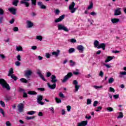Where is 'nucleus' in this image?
Returning a JSON list of instances; mask_svg holds the SVG:
<instances>
[{
    "label": "nucleus",
    "instance_id": "f257e3e1",
    "mask_svg": "<svg viewBox=\"0 0 126 126\" xmlns=\"http://www.w3.org/2000/svg\"><path fill=\"white\" fill-rule=\"evenodd\" d=\"M0 85L2 86V88H5L6 90H10V87L7 84L6 81L3 78H0Z\"/></svg>",
    "mask_w": 126,
    "mask_h": 126
},
{
    "label": "nucleus",
    "instance_id": "f03ea898",
    "mask_svg": "<svg viewBox=\"0 0 126 126\" xmlns=\"http://www.w3.org/2000/svg\"><path fill=\"white\" fill-rule=\"evenodd\" d=\"M73 75V74H72V73L71 72H70L69 73H68L67 74V75H66L65 76H64L63 79L62 80V82L63 83H65L67 81V80H68V79H69V78H70Z\"/></svg>",
    "mask_w": 126,
    "mask_h": 126
},
{
    "label": "nucleus",
    "instance_id": "7ed1b4c3",
    "mask_svg": "<svg viewBox=\"0 0 126 126\" xmlns=\"http://www.w3.org/2000/svg\"><path fill=\"white\" fill-rule=\"evenodd\" d=\"M58 30H63L65 32H68V29L66 27L64 26L62 24H59L58 26Z\"/></svg>",
    "mask_w": 126,
    "mask_h": 126
},
{
    "label": "nucleus",
    "instance_id": "20e7f679",
    "mask_svg": "<svg viewBox=\"0 0 126 126\" xmlns=\"http://www.w3.org/2000/svg\"><path fill=\"white\" fill-rule=\"evenodd\" d=\"M42 100H43V95H37V102L38 104L39 105H41V106H43L45 103L42 101Z\"/></svg>",
    "mask_w": 126,
    "mask_h": 126
},
{
    "label": "nucleus",
    "instance_id": "39448f33",
    "mask_svg": "<svg viewBox=\"0 0 126 126\" xmlns=\"http://www.w3.org/2000/svg\"><path fill=\"white\" fill-rule=\"evenodd\" d=\"M32 71H31V70H28L25 73V76L28 79L30 78V76L32 75Z\"/></svg>",
    "mask_w": 126,
    "mask_h": 126
},
{
    "label": "nucleus",
    "instance_id": "423d86ee",
    "mask_svg": "<svg viewBox=\"0 0 126 126\" xmlns=\"http://www.w3.org/2000/svg\"><path fill=\"white\" fill-rule=\"evenodd\" d=\"M37 74H38V75L39 76V77L42 79V80H43L44 81H46V79H45V77H44V75H42L41 70H40V69H38L37 70V72H36Z\"/></svg>",
    "mask_w": 126,
    "mask_h": 126
},
{
    "label": "nucleus",
    "instance_id": "0eeeda50",
    "mask_svg": "<svg viewBox=\"0 0 126 126\" xmlns=\"http://www.w3.org/2000/svg\"><path fill=\"white\" fill-rule=\"evenodd\" d=\"M18 111L20 113L23 112V109H24V104L23 103H20L18 105Z\"/></svg>",
    "mask_w": 126,
    "mask_h": 126
},
{
    "label": "nucleus",
    "instance_id": "6e6552de",
    "mask_svg": "<svg viewBox=\"0 0 126 126\" xmlns=\"http://www.w3.org/2000/svg\"><path fill=\"white\" fill-rule=\"evenodd\" d=\"M64 17H65V15H61L59 17V18L55 20V23H58V22H61V21H63V19H64Z\"/></svg>",
    "mask_w": 126,
    "mask_h": 126
},
{
    "label": "nucleus",
    "instance_id": "1a4fd4ad",
    "mask_svg": "<svg viewBox=\"0 0 126 126\" xmlns=\"http://www.w3.org/2000/svg\"><path fill=\"white\" fill-rule=\"evenodd\" d=\"M97 49H102L103 51H105L106 50V44L104 43H101L97 47Z\"/></svg>",
    "mask_w": 126,
    "mask_h": 126
},
{
    "label": "nucleus",
    "instance_id": "9d476101",
    "mask_svg": "<svg viewBox=\"0 0 126 126\" xmlns=\"http://www.w3.org/2000/svg\"><path fill=\"white\" fill-rule=\"evenodd\" d=\"M58 82V80L57 79V77L55 75H52L51 76V82L52 83H56V82Z\"/></svg>",
    "mask_w": 126,
    "mask_h": 126
},
{
    "label": "nucleus",
    "instance_id": "9b49d317",
    "mask_svg": "<svg viewBox=\"0 0 126 126\" xmlns=\"http://www.w3.org/2000/svg\"><path fill=\"white\" fill-rule=\"evenodd\" d=\"M47 85L50 89H56V87H57V84L56 83H54L53 85H51L50 83H47Z\"/></svg>",
    "mask_w": 126,
    "mask_h": 126
},
{
    "label": "nucleus",
    "instance_id": "f8f14e48",
    "mask_svg": "<svg viewBox=\"0 0 126 126\" xmlns=\"http://www.w3.org/2000/svg\"><path fill=\"white\" fill-rule=\"evenodd\" d=\"M77 49L80 52V53H83V52H84V47L81 45H78L77 47Z\"/></svg>",
    "mask_w": 126,
    "mask_h": 126
},
{
    "label": "nucleus",
    "instance_id": "ddd939ff",
    "mask_svg": "<svg viewBox=\"0 0 126 126\" xmlns=\"http://www.w3.org/2000/svg\"><path fill=\"white\" fill-rule=\"evenodd\" d=\"M8 10L11 13H12V14H13L14 15L16 14V9L11 7L9 8Z\"/></svg>",
    "mask_w": 126,
    "mask_h": 126
},
{
    "label": "nucleus",
    "instance_id": "4468645a",
    "mask_svg": "<svg viewBox=\"0 0 126 126\" xmlns=\"http://www.w3.org/2000/svg\"><path fill=\"white\" fill-rule=\"evenodd\" d=\"M122 14V12L121 11V8H118L117 9L115 10L114 12V15L118 16L121 15Z\"/></svg>",
    "mask_w": 126,
    "mask_h": 126
},
{
    "label": "nucleus",
    "instance_id": "2eb2a0df",
    "mask_svg": "<svg viewBox=\"0 0 126 126\" xmlns=\"http://www.w3.org/2000/svg\"><path fill=\"white\" fill-rule=\"evenodd\" d=\"M27 24L28 25V28H32V27L34 26V24L30 21H27Z\"/></svg>",
    "mask_w": 126,
    "mask_h": 126
},
{
    "label": "nucleus",
    "instance_id": "dca6fc26",
    "mask_svg": "<svg viewBox=\"0 0 126 126\" xmlns=\"http://www.w3.org/2000/svg\"><path fill=\"white\" fill-rule=\"evenodd\" d=\"M87 124H88V122L87 121H82L81 123L78 124L79 126H87Z\"/></svg>",
    "mask_w": 126,
    "mask_h": 126
},
{
    "label": "nucleus",
    "instance_id": "f3484780",
    "mask_svg": "<svg viewBox=\"0 0 126 126\" xmlns=\"http://www.w3.org/2000/svg\"><path fill=\"white\" fill-rule=\"evenodd\" d=\"M111 22L113 24H116L117 23H119V22H120V19H118V18L111 19Z\"/></svg>",
    "mask_w": 126,
    "mask_h": 126
},
{
    "label": "nucleus",
    "instance_id": "a211bd4d",
    "mask_svg": "<svg viewBox=\"0 0 126 126\" xmlns=\"http://www.w3.org/2000/svg\"><path fill=\"white\" fill-rule=\"evenodd\" d=\"M21 4H25V5L27 7H29L30 4L29 2H27V1H20Z\"/></svg>",
    "mask_w": 126,
    "mask_h": 126
},
{
    "label": "nucleus",
    "instance_id": "6ab92c4d",
    "mask_svg": "<svg viewBox=\"0 0 126 126\" xmlns=\"http://www.w3.org/2000/svg\"><path fill=\"white\" fill-rule=\"evenodd\" d=\"M61 51L58 50L57 52H53L52 53L53 56H55L56 57H58L59 55H60Z\"/></svg>",
    "mask_w": 126,
    "mask_h": 126
},
{
    "label": "nucleus",
    "instance_id": "aec40b11",
    "mask_svg": "<svg viewBox=\"0 0 126 126\" xmlns=\"http://www.w3.org/2000/svg\"><path fill=\"white\" fill-rule=\"evenodd\" d=\"M13 68H10L9 70V72L8 74V76H11V75H12L13 74Z\"/></svg>",
    "mask_w": 126,
    "mask_h": 126
},
{
    "label": "nucleus",
    "instance_id": "412c9836",
    "mask_svg": "<svg viewBox=\"0 0 126 126\" xmlns=\"http://www.w3.org/2000/svg\"><path fill=\"white\" fill-rule=\"evenodd\" d=\"M114 58L112 56H108L106 60H105V63H109V62H110V61H112Z\"/></svg>",
    "mask_w": 126,
    "mask_h": 126
},
{
    "label": "nucleus",
    "instance_id": "4be33fe9",
    "mask_svg": "<svg viewBox=\"0 0 126 126\" xmlns=\"http://www.w3.org/2000/svg\"><path fill=\"white\" fill-rule=\"evenodd\" d=\"M94 44L95 48H98V47H99V41L95 40L94 42Z\"/></svg>",
    "mask_w": 126,
    "mask_h": 126
},
{
    "label": "nucleus",
    "instance_id": "5701e85b",
    "mask_svg": "<svg viewBox=\"0 0 126 126\" xmlns=\"http://www.w3.org/2000/svg\"><path fill=\"white\" fill-rule=\"evenodd\" d=\"M18 2H19V0H13L12 2V4L13 5H14V6H17V4H18Z\"/></svg>",
    "mask_w": 126,
    "mask_h": 126
},
{
    "label": "nucleus",
    "instance_id": "b1692460",
    "mask_svg": "<svg viewBox=\"0 0 126 126\" xmlns=\"http://www.w3.org/2000/svg\"><path fill=\"white\" fill-rule=\"evenodd\" d=\"M74 6H75V3L73 1L72 2L71 4L69 6V9L74 8Z\"/></svg>",
    "mask_w": 126,
    "mask_h": 126
},
{
    "label": "nucleus",
    "instance_id": "393cba45",
    "mask_svg": "<svg viewBox=\"0 0 126 126\" xmlns=\"http://www.w3.org/2000/svg\"><path fill=\"white\" fill-rule=\"evenodd\" d=\"M11 78H12V79H13L14 80V81H16V80H17V79H18V78L17 76H15V75L14 74H12V75L10 76Z\"/></svg>",
    "mask_w": 126,
    "mask_h": 126
},
{
    "label": "nucleus",
    "instance_id": "a878e982",
    "mask_svg": "<svg viewBox=\"0 0 126 126\" xmlns=\"http://www.w3.org/2000/svg\"><path fill=\"white\" fill-rule=\"evenodd\" d=\"M28 94L30 95H37V92L35 91H29L28 92Z\"/></svg>",
    "mask_w": 126,
    "mask_h": 126
},
{
    "label": "nucleus",
    "instance_id": "bb28decb",
    "mask_svg": "<svg viewBox=\"0 0 126 126\" xmlns=\"http://www.w3.org/2000/svg\"><path fill=\"white\" fill-rule=\"evenodd\" d=\"M20 81L22 82V83H28V80L24 78H22L20 79Z\"/></svg>",
    "mask_w": 126,
    "mask_h": 126
},
{
    "label": "nucleus",
    "instance_id": "cd10ccee",
    "mask_svg": "<svg viewBox=\"0 0 126 126\" xmlns=\"http://www.w3.org/2000/svg\"><path fill=\"white\" fill-rule=\"evenodd\" d=\"M75 52V49L73 48H71L68 50L69 54H72V53H74Z\"/></svg>",
    "mask_w": 126,
    "mask_h": 126
},
{
    "label": "nucleus",
    "instance_id": "c85d7f7f",
    "mask_svg": "<svg viewBox=\"0 0 126 126\" xmlns=\"http://www.w3.org/2000/svg\"><path fill=\"white\" fill-rule=\"evenodd\" d=\"M37 40H39V41H42L43 40V36L41 35H37L36 36Z\"/></svg>",
    "mask_w": 126,
    "mask_h": 126
},
{
    "label": "nucleus",
    "instance_id": "c756f323",
    "mask_svg": "<svg viewBox=\"0 0 126 126\" xmlns=\"http://www.w3.org/2000/svg\"><path fill=\"white\" fill-rule=\"evenodd\" d=\"M118 119H122V118H124V114L123 112H120L119 115L118 116Z\"/></svg>",
    "mask_w": 126,
    "mask_h": 126
},
{
    "label": "nucleus",
    "instance_id": "7c9ffc66",
    "mask_svg": "<svg viewBox=\"0 0 126 126\" xmlns=\"http://www.w3.org/2000/svg\"><path fill=\"white\" fill-rule=\"evenodd\" d=\"M55 100L56 101V102L58 104H60V103H62V100H61V99H60L58 97L55 98Z\"/></svg>",
    "mask_w": 126,
    "mask_h": 126
},
{
    "label": "nucleus",
    "instance_id": "2f4dec72",
    "mask_svg": "<svg viewBox=\"0 0 126 126\" xmlns=\"http://www.w3.org/2000/svg\"><path fill=\"white\" fill-rule=\"evenodd\" d=\"M0 104L3 108H5V103H4V102L2 101V100H0Z\"/></svg>",
    "mask_w": 126,
    "mask_h": 126
},
{
    "label": "nucleus",
    "instance_id": "473e14b6",
    "mask_svg": "<svg viewBox=\"0 0 126 126\" xmlns=\"http://www.w3.org/2000/svg\"><path fill=\"white\" fill-rule=\"evenodd\" d=\"M113 82H114V78L111 77L110 78L109 80H108V83L110 84H112V83H113Z\"/></svg>",
    "mask_w": 126,
    "mask_h": 126
},
{
    "label": "nucleus",
    "instance_id": "72a5a7b5",
    "mask_svg": "<svg viewBox=\"0 0 126 126\" xmlns=\"http://www.w3.org/2000/svg\"><path fill=\"white\" fill-rule=\"evenodd\" d=\"M35 118H36V116H32V117L28 116L27 117L26 119L28 120H33V119H35Z\"/></svg>",
    "mask_w": 126,
    "mask_h": 126
},
{
    "label": "nucleus",
    "instance_id": "f704fd0d",
    "mask_svg": "<svg viewBox=\"0 0 126 126\" xmlns=\"http://www.w3.org/2000/svg\"><path fill=\"white\" fill-rule=\"evenodd\" d=\"M80 87V86L79 85H75V92H77L78 91V89H79V88Z\"/></svg>",
    "mask_w": 126,
    "mask_h": 126
},
{
    "label": "nucleus",
    "instance_id": "c9c22d12",
    "mask_svg": "<svg viewBox=\"0 0 126 126\" xmlns=\"http://www.w3.org/2000/svg\"><path fill=\"white\" fill-rule=\"evenodd\" d=\"M107 111H109V112H113L114 109H113V107H109L107 108Z\"/></svg>",
    "mask_w": 126,
    "mask_h": 126
},
{
    "label": "nucleus",
    "instance_id": "e433bc0d",
    "mask_svg": "<svg viewBox=\"0 0 126 126\" xmlns=\"http://www.w3.org/2000/svg\"><path fill=\"white\" fill-rule=\"evenodd\" d=\"M69 10H71V13H74L76 10V8H72V9H69Z\"/></svg>",
    "mask_w": 126,
    "mask_h": 126
},
{
    "label": "nucleus",
    "instance_id": "4c0bfd02",
    "mask_svg": "<svg viewBox=\"0 0 126 126\" xmlns=\"http://www.w3.org/2000/svg\"><path fill=\"white\" fill-rule=\"evenodd\" d=\"M27 114L28 115H34V114H35V111H29L28 112Z\"/></svg>",
    "mask_w": 126,
    "mask_h": 126
},
{
    "label": "nucleus",
    "instance_id": "58836bf2",
    "mask_svg": "<svg viewBox=\"0 0 126 126\" xmlns=\"http://www.w3.org/2000/svg\"><path fill=\"white\" fill-rule=\"evenodd\" d=\"M32 4V5H36V3H37V0H31Z\"/></svg>",
    "mask_w": 126,
    "mask_h": 126
},
{
    "label": "nucleus",
    "instance_id": "ea45409f",
    "mask_svg": "<svg viewBox=\"0 0 126 126\" xmlns=\"http://www.w3.org/2000/svg\"><path fill=\"white\" fill-rule=\"evenodd\" d=\"M99 76H100V77H104V72L103 71L101 70L99 72Z\"/></svg>",
    "mask_w": 126,
    "mask_h": 126
},
{
    "label": "nucleus",
    "instance_id": "a19ab883",
    "mask_svg": "<svg viewBox=\"0 0 126 126\" xmlns=\"http://www.w3.org/2000/svg\"><path fill=\"white\" fill-rule=\"evenodd\" d=\"M23 48L21 46H19L16 47V50L18 51V52H19L20 51H22Z\"/></svg>",
    "mask_w": 126,
    "mask_h": 126
},
{
    "label": "nucleus",
    "instance_id": "79ce46f5",
    "mask_svg": "<svg viewBox=\"0 0 126 126\" xmlns=\"http://www.w3.org/2000/svg\"><path fill=\"white\" fill-rule=\"evenodd\" d=\"M11 99L10 96H6L4 98L5 101H9Z\"/></svg>",
    "mask_w": 126,
    "mask_h": 126
},
{
    "label": "nucleus",
    "instance_id": "37998d69",
    "mask_svg": "<svg viewBox=\"0 0 126 126\" xmlns=\"http://www.w3.org/2000/svg\"><path fill=\"white\" fill-rule=\"evenodd\" d=\"M0 113L2 114L3 117H4V111H3V109L2 108L0 107Z\"/></svg>",
    "mask_w": 126,
    "mask_h": 126
},
{
    "label": "nucleus",
    "instance_id": "c03bdc74",
    "mask_svg": "<svg viewBox=\"0 0 126 126\" xmlns=\"http://www.w3.org/2000/svg\"><path fill=\"white\" fill-rule=\"evenodd\" d=\"M93 7V2H91L90 5L88 7V9H91Z\"/></svg>",
    "mask_w": 126,
    "mask_h": 126
},
{
    "label": "nucleus",
    "instance_id": "a18cd8bd",
    "mask_svg": "<svg viewBox=\"0 0 126 126\" xmlns=\"http://www.w3.org/2000/svg\"><path fill=\"white\" fill-rule=\"evenodd\" d=\"M4 14V11L3 9L0 8V15H3Z\"/></svg>",
    "mask_w": 126,
    "mask_h": 126
},
{
    "label": "nucleus",
    "instance_id": "49530a36",
    "mask_svg": "<svg viewBox=\"0 0 126 126\" xmlns=\"http://www.w3.org/2000/svg\"><path fill=\"white\" fill-rule=\"evenodd\" d=\"M69 63L71 64H70L71 66H73L75 64V62H73L72 60H70Z\"/></svg>",
    "mask_w": 126,
    "mask_h": 126
},
{
    "label": "nucleus",
    "instance_id": "de8ad7c7",
    "mask_svg": "<svg viewBox=\"0 0 126 126\" xmlns=\"http://www.w3.org/2000/svg\"><path fill=\"white\" fill-rule=\"evenodd\" d=\"M59 96L61 98H65V96H64V95H63V93H60Z\"/></svg>",
    "mask_w": 126,
    "mask_h": 126
},
{
    "label": "nucleus",
    "instance_id": "09e8293b",
    "mask_svg": "<svg viewBox=\"0 0 126 126\" xmlns=\"http://www.w3.org/2000/svg\"><path fill=\"white\" fill-rule=\"evenodd\" d=\"M98 101L97 100L94 101L93 104L94 107H97V105H98Z\"/></svg>",
    "mask_w": 126,
    "mask_h": 126
},
{
    "label": "nucleus",
    "instance_id": "8fccbe9b",
    "mask_svg": "<svg viewBox=\"0 0 126 126\" xmlns=\"http://www.w3.org/2000/svg\"><path fill=\"white\" fill-rule=\"evenodd\" d=\"M91 99L88 98L87 100V105H90L91 104Z\"/></svg>",
    "mask_w": 126,
    "mask_h": 126
},
{
    "label": "nucleus",
    "instance_id": "3c124183",
    "mask_svg": "<svg viewBox=\"0 0 126 126\" xmlns=\"http://www.w3.org/2000/svg\"><path fill=\"white\" fill-rule=\"evenodd\" d=\"M27 97H28V95H27V93L24 92L23 95V98H27Z\"/></svg>",
    "mask_w": 126,
    "mask_h": 126
},
{
    "label": "nucleus",
    "instance_id": "603ef678",
    "mask_svg": "<svg viewBox=\"0 0 126 126\" xmlns=\"http://www.w3.org/2000/svg\"><path fill=\"white\" fill-rule=\"evenodd\" d=\"M13 30L14 32H17L18 31V28L17 27H15L13 28Z\"/></svg>",
    "mask_w": 126,
    "mask_h": 126
},
{
    "label": "nucleus",
    "instance_id": "864d4df0",
    "mask_svg": "<svg viewBox=\"0 0 126 126\" xmlns=\"http://www.w3.org/2000/svg\"><path fill=\"white\" fill-rule=\"evenodd\" d=\"M37 90L41 91V92H43L45 91V88H37Z\"/></svg>",
    "mask_w": 126,
    "mask_h": 126
},
{
    "label": "nucleus",
    "instance_id": "5fc2aeb1",
    "mask_svg": "<svg viewBox=\"0 0 126 126\" xmlns=\"http://www.w3.org/2000/svg\"><path fill=\"white\" fill-rule=\"evenodd\" d=\"M17 60H18V61H19V62L21 61V56H20V55H18L17 56Z\"/></svg>",
    "mask_w": 126,
    "mask_h": 126
},
{
    "label": "nucleus",
    "instance_id": "6e6d98bb",
    "mask_svg": "<svg viewBox=\"0 0 126 126\" xmlns=\"http://www.w3.org/2000/svg\"><path fill=\"white\" fill-rule=\"evenodd\" d=\"M102 110V107L101 106H98L97 109L95 110L96 112H100Z\"/></svg>",
    "mask_w": 126,
    "mask_h": 126
},
{
    "label": "nucleus",
    "instance_id": "4d7b16f0",
    "mask_svg": "<svg viewBox=\"0 0 126 126\" xmlns=\"http://www.w3.org/2000/svg\"><path fill=\"white\" fill-rule=\"evenodd\" d=\"M56 14H57V15H59L60 13H61V11L59 9H56L55 11Z\"/></svg>",
    "mask_w": 126,
    "mask_h": 126
},
{
    "label": "nucleus",
    "instance_id": "13d9d810",
    "mask_svg": "<svg viewBox=\"0 0 126 126\" xmlns=\"http://www.w3.org/2000/svg\"><path fill=\"white\" fill-rule=\"evenodd\" d=\"M102 87H103L102 86H94V88H95V89H99L100 88H102Z\"/></svg>",
    "mask_w": 126,
    "mask_h": 126
},
{
    "label": "nucleus",
    "instance_id": "bf43d9fd",
    "mask_svg": "<svg viewBox=\"0 0 126 126\" xmlns=\"http://www.w3.org/2000/svg\"><path fill=\"white\" fill-rule=\"evenodd\" d=\"M15 64H16L17 65V66H19V65H20L21 63L19 61H16L15 63Z\"/></svg>",
    "mask_w": 126,
    "mask_h": 126
},
{
    "label": "nucleus",
    "instance_id": "052dcab7",
    "mask_svg": "<svg viewBox=\"0 0 126 126\" xmlns=\"http://www.w3.org/2000/svg\"><path fill=\"white\" fill-rule=\"evenodd\" d=\"M73 84L74 85H77V84H78V82H77V81L76 80H74L73 81Z\"/></svg>",
    "mask_w": 126,
    "mask_h": 126
},
{
    "label": "nucleus",
    "instance_id": "680f3d73",
    "mask_svg": "<svg viewBox=\"0 0 126 126\" xmlns=\"http://www.w3.org/2000/svg\"><path fill=\"white\" fill-rule=\"evenodd\" d=\"M52 75V73L50 72H47L46 74L47 77H50Z\"/></svg>",
    "mask_w": 126,
    "mask_h": 126
},
{
    "label": "nucleus",
    "instance_id": "e2e57ef3",
    "mask_svg": "<svg viewBox=\"0 0 126 126\" xmlns=\"http://www.w3.org/2000/svg\"><path fill=\"white\" fill-rule=\"evenodd\" d=\"M45 56L47 59H50L51 58V54L49 53H46Z\"/></svg>",
    "mask_w": 126,
    "mask_h": 126
},
{
    "label": "nucleus",
    "instance_id": "0e129e2a",
    "mask_svg": "<svg viewBox=\"0 0 126 126\" xmlns=\"http://www.w3.org/2000/svg\"><path fill=\"white\" fill-rule=\"evenodd\" d=\"M114 98H115V99H119V97H120V95L119 94H115L113 95Z\"/></svg>",
    "mask_w": 126,
    "mask_h": 126
},
{
    "label": "nucleus",
    "instance_id": "69168bd1",
    "mask_svg": "<svg viewBox=\"0 0 126 126\" xmlns=\"http://www.w3.org/2000/svg\"><path fill=\"white\" fill-rule=\"evenodd\" d=\"M40 8H41V9H46L47 7L45 6V5L42 4V5L40 6Z\"/></svg>",
    "mask_w": 126,
    "mask_h": 126
},
{
    "label": "nucleus",
    "instance_id": "338daca9",
    "mask_svg": "<svg viewBox=\"0 0 126 126\" xmlns=\"http://www.w3.org/2000/svg\"><path fill=\"white\" fill-rule=\"evenodd\" d=\"M6 126H11V124L10 123V122H9V121H7L6 122Z\"/></svg>",
    "mask_w": 126,
    "mask_h": 126
},
{
    "label": "nucleus",
    "instance_id": "774afa93",
    "mask_svg": "<svg viewBox=\"0 0 126 126\" xmlns=\"http://www.w3.org/2000/svg\"><path fill=\"white\" fill-rule=\"evenodd\" d=\"M70 42L71 43H76V40L73 38L71 39Z\"/></svg>",
    "mask_w": 126,
    "mask_h": 126
}]
</instances>
